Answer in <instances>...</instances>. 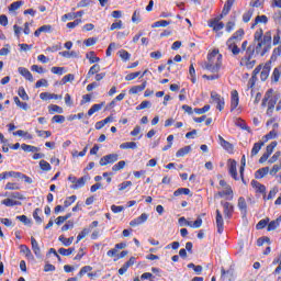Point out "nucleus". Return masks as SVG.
Listing matches in <instances>:
<instances>
[{"mask_svg":"<svg viewBox=\"0 0 281 281\" xmlns=\"http://www.w3.org/2000/svg\"><path fill=\"white\" fill-rule=\"evenodd\" d=\"M40 168L41 170H44V172H49V170H52V165H49V162H47L46 160H41Z\"/></svg>","mask_w":281,"mask_h":281,"instance_id":"obj_46","label":"nucleus"},{"mask_svg":"<svg viewBox=\"0 0 281 281\" xmlns=\"http://www.w3.org/2000/svg\"><path fill=\"white\" fill-rule=\"evenodd\" d=\"M243 36H245V31L239 29L233 34L232 37L227 40L226 45L229 52H232L233 56H238V54H240V48L238 47L237 43L243 41Z\"/></svg>","mask_w":281,"mask_h":281,"instance_id":"obj_3","label":"nucleus"},{"mask_svg":"<svg viewBox=\"0 0 281 281\" xmlns=\"http://www.w3.org/2000/svg\"><path fill=\"white\" fill-rule=\"evenodd\" d=\"M265 38V33L262 29H259L255 32L254 35V43H258L259 41H262Z\"/></svg>","mask_w":281,"mask_h":281,"instance_id":"obj_35","label":"nucleus"},{"mask_svg":"<svg viewBox=\"0 0 281 281\" xmlns=\"http://www.w3.org/2000/svg\"><path fill=\"white\" fill-rule=\"evenodd\" d=\"M271 69L269 68V66H265L260 72V78L262 80V82H265V80H267V78H269V71Z\"/></svg>","mask_w":281,"mask_h":281,"instance_id":"obj_44","label":"nucleus"},{"mask_svg":"<svg viewBox=\"0 0 281 281\" xmlns=\"http://www.w3.org/2000/svg\"><path fill=\"white\" fill-rule=\"evenodd\" d=\"M100 72V65L94 64L92 67H90L88 74H87V78H91V76H95V74Z\"/></svg>","mask_w":281,"mask_h":281,"instance_id":"obj_30","label":"nucleus"},{"mask_svg":"<svg viewBox=\"0 0 281 281\" xmlns=\"http://www.w3.org/2000/svg\"><path fill=\"white\" fill-rule=\"evenodd\" d=\"M139 76H142V71H136V72H131L127 76H125V80L131 81V80H135V78H139Z\"/></svg>","mask_w":281,"mask_h":281,"instance_id":"obj_54","label":"nucleus"},{"mask_svg":"<svg viewBox=\"0 0 281 281\" xmlns=\"http://www.w3.org/2000/svg\"><path fill=\"white\" fill-rule=\"evenodd\" d=\"M31 245H32V250L35 254L36 258H41L42 257L41 246H38V241L36 240V238L31 237Z\"/></svg>","mask_w":281,"mask_h":281,"instance_id":"obj_18","label":"nucleus"},{"mask_svg":"<svg viewBox=\"0 0 281 281\" xmlns=\"http://www.w3.org/2000/svg\"><path fill=\"white\" fill-rule=\"evenodd\" d=\"M254 47V54L265 56L268 52H271V32H266L263 38L257 42Z\"/></svg>","mask_w":281,"mask_h":281,"instance_id":"obj_2","label":"nucleus"},{"mask_svg":"<svg viewBox=\"0 0 281 281\" xmlns=\"http://www.w3.org/2000/svg\"><path fill=\"white\" fill-rule=\"evenodd\" d=\"M278 227H280V223H278V221H271L269 224H268V232H273L276 229H278Z\"/></svg>","mask_w":281,"mask_h":281,"instance_id":"obj_55","label":"nucleus"},{"mask_svg":"<svg viewBox=\"0 0 281 281\" xmlns=\"http://www.w3.org/2000/svg\"><path fill=\"white\" fill-rule=\"evenodd\" d=\"M135 265V257H131L128 261H126L120 269H119V274L124 276L130 267H133Z\"/></svg>","mask_w":281,"mask_h":281,"instance_id":"obj_12","label":"nucleus"},{"mask_svg":"<svg viewBox=\"0 0 281 281\" xmlns=\"http://www.w3.org/2000/svg\"><path fill=\"white\" fill-rule=\"evenodd\" d=\"M59 56H63L64 58H78V54L75 50H64L59 53Z\"/></svg>","mask_w":281,"mask_h":281,"instance_id":"obj_31","label":"nucleus"},{"mask_svg":"<svg viewBox=\"0 0 281 281\" xmlns=\"http://www.w3.org/2000/svg\"><path fill=\"white\" fill-rule=\"evenodd\" d=\"M86 58L90 61L91 65H93V63H100V57L95 56V52L87 53Z\"/></svg>","mask_w":281,"mask_h":281,"instance_id":"obj_25","label":"nucleus"},{"mask_svg":"<svg viewBox=\"0 0 281 281\" xmlns=\"http://www.w3.org/2000/svg\"><path fill=\"white\" fill-rule=\"evenodd\" d=\"M21 148L24 153H38V150H41V148L27 144H22Z\"/></svg>","mask_w":281,"mask_h":281,"instance_id":"obj_23","label":"nucleus"},{"mask_svg":"<svg viewBox=\"0 0 281 281\" xmlns=\"http://www.w3.org/2000/svg\"><path fill=\"white\" fill-rule=\"evenodd\" d=\"M146 89V81H144L140 86H134L130 89V93L136 94L140 93V91H144Z\"/></svg>","mask_w":281,"mask_h":281,"instance_id":"obj_27","label":"nucleus"},{"mask_svg":"<svg viewBox=\"0 0 281 281\" xmlns=\"http://www.w3.org/2000/svg\"><path fill=\"white\" fill-rule=\"evenodd\" d=\"M268 223L269 218L259 221L258 224L256 225V229H265Z\"/></svg>","mask_w":281,"mask_h":281,"instance_id":"obj_61","label":"nucleus"},{"mask_svg":"<svg viewBox=\"0 0 281 281\" xmlns=\"http://www.w3.org/2000/svg\"><path fill=\"white\" fill-rule=\"evenodd\" d=\"M215 221L218 234H223L225 222L223 221V214L221 213V210H216Z\"/></svg>","mask_w":281,"mask_h":281,"instance_id":"obj_11","label":"nucleus"},{"mask_svg":"<svg viewBox=\"0 0 281 281\" xmlns=\"http://www.w3.org/2000/svg\"><path fill=\"white\" fill-rule=\"evenodd\" d=\"M89 234H91V228H83L79 235L77 236V243L79 240H82V238H86L87 236H89Z\"/></svg>","mask_w":281,"mask_h":281,"instance_id":"obj_42","label":"nucleus"},{"mask_svg":"<svg viewBox=\"0 0 281 281\" xmlns=\"http://www.w3.org/2000/svg\"><path fill=\"white\" fill-rule=\"evenodd\" d=\"M191 150H192V147L190 145L184 146L176 153V157H186V155H188Z\"/></svg>","mask_w":281,"mask_h":281,"instance_id":"obj_24","label":"nucleus"},{"mask_svg":"<svg viewBox=\"0 0 281 281\" xmlns=\"http://www.w3.org/2000/svg\"><path fill=\"white\" fill-rule=\"evenodd\" d=\"M74 251H76V248L71 247V248H59L58 249V254H60V256H71V254H74Z\"/></svg>","mask_w":281,"mask_h":281,"instance_id":"obj_38","label":"nucleus"},{"mask_svg":"<svg viewBox=\"0 0 281 281\" xmlns=\"http://www.w3.org/2000/svg\"><path fill=\"white\" fill-rule=\"evenodd\" d=\"M91 271H93V267H91V266H85V267H82V268L80 269L78 276H79L80 278H82V276H85L86 273H89V272H91Z\"/></svg>","mask_w":281,"mask_h":281,"instance_id":"obj_52","label":"nucleus"},{"mask_svg":"<svg viewBox=\"0 0 281 281\" xmlns=\"http://www.w3.org/2000/svg\"><path fill=\"white\" fill-rule=\"evenodd\" d=\"M153 103L150 101H143L139 105L136 106V111H142L144 109H150Z\"/></svg>","mask_w":281,"mask_h":281,"instance_id":"obj_50","label":"nucleus"},{"mask_svg":"<svg viewBox=\"0 0 281 281\" xmlns=\"http://www.w3.org/2000/svg\"><path fill=\"white\" fill-rule=\"evenodd\" d=\"M119 54H120L122 60H125V61L131 60V54L128 52L122 49L119 52Z\"/></svg>","mask_w":281,"mask_h":281,"instance_id":"obj_64","label":"nucleus"},{"mask_svg":"<svg viewBox=\"0 0 281 281\" xmlns=\"http://www.w3.org/2000/svg\"><path fill=\"white\" fill-rule=\"evenodd\" d=\"M102 106H104V103L93 104L91 109L88 111L89 117H91L93 113H98V111H102Z\"/></svg>","mask_w":281,"mask_h":281,"instance_id":"obj_29","label":"nucleus"},{"mask_svg":"<svg viewBox=\"0 0 281 281\" xmlns=\"http://www.w3.org/2000/svg\"><path fill=\"white\" fill-rule=\"evenodd\" d=\"M263 146H265V142L255 143V145L251 149L250 157H256V155H258V153H260V150L262 149Z\"/></svg>","mask_w":281,"mask_h":281,"instance_id":"obj_22","label":"nucleus"},{"mask_svg":"<svg viewBox=\"0 0 281 281\" xmlns=\"http://www.w3.org/2000/svg\"><path fill=\"white\" fill-rule=\"evenodd\" d=\"M258 23H269V18L267 15H257L251 27H256Z\"/></svg>","mask_w":281,"mask_h":281,"instance_id":"obj_32","label":"nucleus"},{"mask_svg":"<svg viewBox=\"0 0 281 281\" xmlns=\"http://www.w3.org/2000/svg\"><path fill=\"white\" fill-rule=\"evenodd\" d=\"M170 25V21L160 20L151 24V27H168Z\"/></svg>","mask_w":281,"mask_h":281,"instance_id":"obj_45","label":"nucleus"},{"mask_svg":"<svg viewBox=\"0 0 281 281\" xmlns=\"http://www.w3.org/2000/svg\"><path fill=\"white\" fill-rule=\"evenodd\" d=\"M228 161H229L228 172H229L231 177H233V179H235V181H238V171L236 169V160L229 159Z\"/></svg>","mask_w":281,"mask_h":281,"instance_id":"obj_13","label":"nucleus"},{"mask_svg":"<svg viewBox=\"0 0 281 281\" xmlns=\"http://www.w3.org/2000/svg\"><path fill=\"white\" fill-rule=\"evenodd\" d=\"M217 196H221V199L226 196L227 201H233L234 200V190H232V187H226L225 190L217 192Z\"/></svg>","mask_w":281,"mask_h":281,"instance_id":"obj_10","label":"nucleus"},{"mask_svg":"<svg viewBox=\"0 0 281 281\" xmlns=\"http://www.w3.org/2000/svg\"><path fill=\"white\" fill-rule=\"evenodd\" d=\"M48 112L52 114V115H54V113H63L64 111H63V108L61 106H59V105H56V104H50V105H48Z\"/></svg>","mask_w":281,"mask_h":281,"instance_id":"obj_33","label":"nucleus"},{"mask_svg":"<svg viewBox=\"0 0 281 281\" xmlns=\"http://www.w3.org/2000/svg\"><path fill=\"white\" fill-rule=\"evenodd\" d=\"M203 225V220L201 217H198L194 223L191 222V225L189 227H193V229H199Z\"/></svg>","mask_w":281,"mask_h":281,"instance_id":"obj_62","label":"nucleus"},{"mask_svg":"<svg viewBox=\"0 0 281 281\" xmlns=\"http://www.w3.org/2000/svg\"><path fill=\"white\" fill-rule=\"evenodd\" d=\"M280 76H281V67L274 68L272 76H271L272 82H279Z\"/></svg>","mask_w":281,"mask_h":281,"instance_id":"obj_37","label":"nucleus"},{"mask_svg":"<svg viewBox=\"0 0 281 281\" xmlns=\"http://www.w3.org/2000/svg\"><path fill=\"white\" fill-rule=\"evenodd\" d=\"M117 159H120V156L117 154H109L103 156L99 164L100 166H109V164H115V161H117Z\"/></svg>","mask_w":281,"mask_h":281,"instance_id":"obj_6","label":"nucleus"},{"mask_svg":"<svg viewBox=\"0 0 281 281\" xmlns=\"http://www.w3.org/2000/svg\"><path fill=\"white\" fill-rule=\"evenodd\" d=\"M18 95H20V98L24 101L30 100V95H27V92H25V88L20 87L18 90Z\"/></svg>","mask_w":281,"mask_h":281,"instance_id":"obj_48","label":"nucleus"},{"mask_svg":"<svg viewBox=\"0 0 281 281\" xmlns=\"http://www.w3.org/2000/svg\"><path fill=\"white\" fill-rule=\"evenodd\" d=\"M222 66L223 55L218 54V49H214L207 55V61L204 64V69H207V71H211L212 74H218Z\"/></svg>","mask_w":281,"mask_h":281,"instance_id":"obj_1","label":"nucleus"},{"mask_svg":"<svg viewBox=\"0 0 281 281\" xmlns=\"http://www.w3.org/2000/svg\"><path fill=\"white\" fill-rule=\"evenodd\" d=\"M121 150H126L128 148H131L132 150H135V148H137V143L135 142H127V143H122L120 145Z\"/></svg>","mask_w":281,"mask_h":281,"instance_id":"obj_26","label":"nucleus"},{"mask_svg":"<svg viewBox=\"0 0 281 281\" xmlns=\"http://www.w3.org/2000/svg\"><path fill=\"white\" fill-rule=\"evenodd\" d=\"M59 241L63 243V245H65V247H69L71 246V243H74V237H65V236H59Z\"/></svg>","mask_w":281,"mask_h":281,"instance_id":"obj_41","label":"nucleus"},{"mask_svg":"<svg viewBox=\"0 0 281 281\" xmlns=\"http://www.w3.org/2000/svg\"><path fill=\"white\" fill-rule=\"evenodd\" d=\"M251 186H252V188L257 189V192H259L260 194H263V199H267V187H265V184H262L256 180H252Z\"/></svg>","mask_w":281,"mask_h":281,"instance_id":"obj_14","label":"nucleus"},{"mask_svg":"<svg viewBox=\"0 0 281 281\" xmlns=\"http://www.w3.org/2000/svg\"><path fill=\"white\" fill-rule=\"evenodd\" d=\"M146 221H148V214L143 213L138 217L132 220L130 222V225H131V227H137V225H144V223H146Z\"/></svg>","mask_w":281,"mask_h":281,"instance_id":"obj_9","label":"nucleus"},{"mask_svg":"<svg viewBox=\"0 0 281 281\" xmlns=\"http://www.w3.org/2000/svg\"><path fill=\"white\" fill-rule=\"evenodd\" d=\"M269 175V167H262L255 172V179H265Z\"/></svg>","mask_w":281,"mask_h":281,"instance_id":"obj_21","label":"nucleus"},{"mask_svg":"<svg viewBox=\"0 0 281 281\" xmlns=\"http://www.w3.org/2000/svg\"><path fill=\"white\" fill-rule=\"evenodd\" d=\"M140 13H139V10H135L133 15H132V22L133 23H139V21H142L140 19Z\"/></svg>","mask_w":281,"mask_h":281,"instance_id":"obj_63","label":"nucleus"},{"mask_svg":"<svg viewBox=\"0 0 281 281\" xmlns=\"http://www.w3.org/2000/svg\"><path fill=\"white\" fill-rule=\"evenodd\" d=\"M41 100H63L61 94H55V93H49V92H42L40 94Z\"/></svg>","mask_w":281,"mask_h":281,"instance_id":"obj_15","label":"nucleus"},{"mask_svg":"<svg viewBox=\"0 0 281 281\" xmlns=\"http://www.w3.org/2000/svg\"><path fill=\"white\" fill-rule=\"evenodd\" d=\"M231 95H232V99H231V111H235V109L238 108V102H239L238 91L237 90H233Z\"/></svg>","mask_w":281,"mask_h":281,"instance_id":"obj_16","label":"nucleus"},{"mask_svg":"<svg viewBox=\"0 0 281 281\" xmlns=\"http://www.w3.org/2000/svg\"><path fill=\"white\" fill-rule=\"evenodd\" d=\"M237 207L244 216H247V201L243 196L238 199Z\"/></svg>","mask_w":281,"mask_h":281,"instance_id":"obj_20","label":"nucleus"},{"mask_svg":"<svg viewBox=\"0 0 281 281\" xmlns=\"http://www.w3.org/2000/svg\"><path fill=\"white\" fill-rule=\"evenodd\" d=\"M20 251L24 254L26 258H33L32 250H30V247L26 245H20Z\"/></svg>","mask_w":281,"mask_h":281,"instance_id":"obj_34","label":"nucleus"},{"mask_svg":"<svg viewBox=\"0 0 281 281\" xmlns=\"http://www.w3.org/2000/svg\"><path fill=\"white\" fill-rule=\"evenodd\" d=\"M124 166H126V161L121 160V161H119L117 164H115V165L112 167V170H113L114 172H117V171H120V170H124Z\"/></svg>","mask_w":281,"mask_h":281,"instance_id":"obj_49","label":"nucleus"},{"mask_svg":"<svg viewBox=\"0 0 281 281\" xmlns=\"http://www.w3.org/2000/svg\"><path fill=\"white\" fill-rule=\"evenodd\" d=\"M2 205H5L7 207H14V205H21V202L14 201L10 198L2 200Z\"/></svg>","mask_w":281,"mask_h":281,"instance_id":"obj_28","label":"nucleus"},{"mask_svg":"<svg viewBox=\"0 0 281 281\" xmlns=\"http://www.w3.org/2000/svg\"><path fill=\"white\" fill-rule=\"evenodd\" d=\"M76 199H77L76 195L68 196V198L65 200V202H64V206H65V207H69V205H71L72 203H76Z\"/></svg>","mask_w":281,"mask_h":281,"instance_id":"obj_57","label":"nucleus"},{"mask_svg":"<svg viewBox=\"0 0 281 281\" xmlns=\"http://www.w3.org/2000/svg\"><path fill=\"white\" fill-rule=\"evenodd\" d=\"M16 221H20L24 225H31L32 224V220L27 218L25 215L16 216Z\"/></svg>","mask_w":281,"mask_h":281,"instance_id":"obj_56","label":"nucleus"},{"mask_svg":"<svg viewBox=\"0 0 281 281\" xmlns=\"http://www.w3.org/2000/svg\"><path fill=\"white\" fill-rule=\"evenodd\" d=\"M18 71L23 76V78H25V80H29V82H34V76H32V72H30L27 68L19 67Z\"/></svg>","mask_w":281,"mask_h":281,"instance_id":"obj_17","label":"nucleus"},{"mask_svg":"<svg viewBox=\"0 0 281 281\" xmlns=\"http://www.w3.org/2000/svg\"><path fill=\"white\" fill-rule=\"evenodd\" d=\"M276 146H278V142L274 140L267 146L265 154L271 157V155L273 154V150L276 149Z\"/></svg>","mask_w":281,"mask_h":281,"instance_id":"obj_39","label":"nucleus"},{"mask_svg":"<svg viewBox=\"0 0 281 281\" xmlns=\"http://www.w3.org/2000/svg\"><path fill=\"white\" fill-rule=\"evenodd\" d=\"M23 4H24L23 1H15V2L11 3L9 7V12H16V10H19V8H21V5H23Z\"/></svg>","mask_w":281,"mask_h":281,"instance_id":"obj_40","label":"nucleus"},{"mask_svg":"<svg viewBox=\"0 0 281 281\" xmlns=\"http://www.w3.org/2000/svg\"><path fill=\"white\" fill-rule=\"evenodd\" d=\"M222 147L225 148V150H227L228 153H232V150H234V145H232L227 140H222L221 144Z\"/></svg>","mask_w":281,"mask_h":281,"instance_id":"obj_60","label":"nucleus"},{"mask_svg":"<svg viewBox=\"0 0 281 281\" xmlns=\"http://www.w3.org/2000/svg\"><path fill=\"white\" fill-rule=\"evenodd\" d=\"M53 124H63L65 122V116L63 115H55L52 117Z\"/></svg>","mask_w":281,"mask_h":281,"instance_id":"obj_58","label":"nucleus"},{"mask_svg":"<svg viewBox=\"0 0 281 281\" xmlns=\"http://www.w3.org/2000/svg\"><path fill=\"white\" fill-rule=\"evenodd\" d=\"M87 181H89V176H83L77 179L75 184L71 186L72 190H78V188H85Z\"/></svg>","mask_w":281,"mask_h":281,"instance_id":"obj_19","label":"nucleus"},{"mask_svg":"<svg viewBox=\"0 0 281 281\" xmlns=\"http://www.w3.org/2000/svg\"><path fill=\"white\" fill-rule=\"evenodd\" d=\"M279 97L278 95H272L268 100V108L270 109H276V104H278Z\"/></svg>","mask_w":281,"mask_h":281,"instance_id":"obj_43","label":"nucleus"},{"mask_svg":"<svg viewBox=\"0 0 281 281\" xmlns=\"http://www.w3.org/2000/svg\"><path fill=\"white\" fill-rule=\"evenodd\" d=\"M271 95H273V89H269L263 99H262V102H261V106H267V103L269 102V100L271 99Z\"/></svg>","mask_w":281,"mask_h":281,"instance_id":"obj_36","label":"nucleus"},{"mask_svg":"<svg viewBox=\"0 0 281 281\" xmlns=\"http://www.w3.org/2000/svg\"><path fill=\"white\" fill-rule=\"evenodd\" d=\"M251 16H254V10H249L243 14L244 23H249L251 21Z\"/></svg>","mask_w":281,"mask_h":281,"instance_id":"obj_53","label":"nucleus"},{"mask_svg":"<svg viewBox=\"0 0 281 281\" xmlns=\"http://www.w3.org/2000/svg\"><path fill=\"white\" fill-rule=\"evenodd\" d=\"M210 111V104L204 105L203 108H195L194 113L198 115H203V113H207Z\"/></svg>","mask_w":281,"mask_h":281,"instance_id":"obj_51","label":"nucleus"},{"mask_svg":"<svg viewBox=\"0 0 281 281\" xmlns=\"http://www.w3.org/2000/svg\"><path fill=\"white\" fill-rule=\"evenodd\" d=\"M221 19L223 18H215L209 22V26L213 27L214 32H221V30L225 27V24L221 22Z\"/></svg>","mask_w":281,"mask_h":281,"instance_id":"obj_8","label":"nucleus"},{"mask_svg":"<svg viewBox=\"0 0 281 281\" xmlns=\"http://www.w3.org/2000/svg\"><path fill=\"white\" fill-rule=\"evenodd\" d=\"M221 205L223 207L225 218H232V216L234 215V204L221 201Z\"/></svg>","mask_w":281,"mask_h":281,"instance_id":"obj_7","label":"nucleus"},{"mask_svg":"<svg viewBox=\"0 0 281 281\" xmlns=\"http://www.w3.org/2000/svg\"><path fill=\"white\" fill-rule=\"evenodd\" d=\"M181 194H186V195L190 194V189H188V188H179L178 190H176L173 192V196H181Z\"/></svg>","mask_w":281,"mask_h":281,"instance_id":"obj_47","label":"nucleus"},{"mask_svg":"<svg viewBox=\"0 0 281 281\" xmlns=\"http://www.w3.org/2000/svg\"><path fill=\"white\" fill-rule=\"evenodd\" d=\"M50 71L57 76H63L65 74V67H52Z\"/></svg>","mask_w":281,"mask_h":281,"instance_id":"obj_59","label":"nucleus"},{"mask_svg":"<svg viewBox=\"0 0 281 281\" xmlns=\"http://www.w3.org/2000/svg\"><path fill=\"white\" fill-rule=\"evenodd\" d=\"M211 100H213V102L217 104L216 109L218 111H223L225 109V99L221 97V94L216 92H211Z\"/></svg>","mask_w":281,"mask_h":281,"instance_id":"obj_5","label":"nucleus"},{"mask_svg":"<svg viewBox=\"0 0 281 281\" xmlns=\"http://www.w3.org/2000/svg\"><path fill=\"white\" fill-rule=\"evenodd\" d=\"M251 58H254V46L250 45L247 47L246 56L241 58L240 65H245L247 69H254V67L256 66V60H251Z\"/></svg>","mask_w":281,"mask_h":281,"instance_id":"obj_4","label":"nucleus"}]
</instances>
